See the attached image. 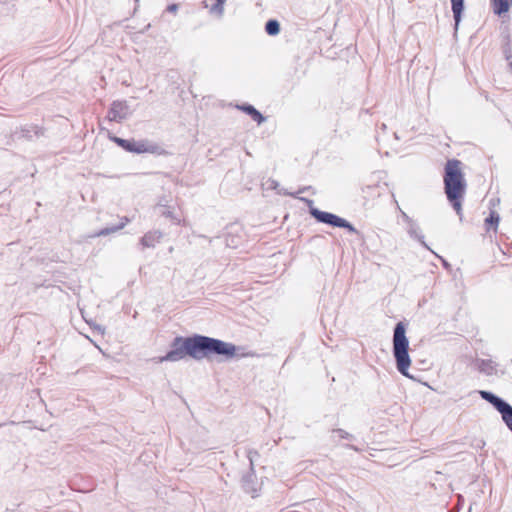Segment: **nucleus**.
<instances>
[{"instance_id":"f257e3e1","label":"nucleus","mask_w":512,"mask_h":512,"mask_svg":"<svg viewBox=\"0 0 512 512\" xmlns=\"http://www.w3.org/2000/svg\"><path fill=\"white\" fill-rule=\"evenodd\" d=\"M236 350L237 347L234 344L208 336L176 337L173 340L172 349L159 361L177 362L187 355L195 360H202L211 355L224 356L230 359L236 355Z\"/></svg>"},{"instance_id":"f03ea898","label":"nucleus","mask_w":512,"mask_h":512,"mask_svg":"<svg viewBox=\"0 0 512 512\" xmlns=\"http://www.w3.org/2000/svg\"><path fill=\"white\" fill-rule=\"evenodd\" d=\"M459 160L451 159L446 162L444 173V190L447 199L462 217V200L466 192V181Z\"/></svg>"},{"instance_id":"7ed1b4c3","label":"nucleus","mask_w":512,"mask_h":512,"mask_svg":"<svg viewBox=\"0 0 512 512\" xmlns=\"http://www.w3.org/2000/svg\"><path fill=\"white\" fill-rule=\"evenodd\" d=\"M405 326L402 322L396 324L393 333V355L397 370L405 377L411 378L408 369L411 359L408 354L409 341L406 337Z\"/></svg>"},{"instance_id":"20e7f679","label":"nucleus","mask_w":512,"mask_h":512,"mask_svg":"<svg viewBox=\"0 0 512 512\" xmlns=\"http://www.w3.org/2000/svg\"><path fill=\"white\" fill-rule=\"evenodd\" d=\"M305 201L309 204V206H312V204H313L312 200L305 199ZM310 214L318 222L325 223V224L331 225L333 227L345 228L351 233H357L356 228L351 223H349L347 220H345L335 214L320 211L319 209L314 208V207H310Z\"/></svg>"},{"instance_id":"39448f33","label":"nucleus","mask_w":512,"mask_h":512,"mask_svg":"<svg viewBox=\"0 0 512 512\" xmlns=\"http://www.w3.org/2000/svg\"><path fill=\"white\" fill-rule=\"evenodd\" d=\"M130 114V109L125 101H114L108 111V119L110 121L121 122Z\"/></svg>"},{"instance_id":"423d86ee","label":"nucleus","mask_w":512,"mask_h":512,"mask_svg":"<svg viewBox=\"0 0 512 512\" xmlns=\"http://www.w3.org/2000/svg\"><path fill=\"white\" fill-rule=\"evenodd\" d=\"M159 147L156 144H152L146 140H130V145L127 147V151L134 153H156Z\"/></svg>"},{"instance_id":"0eeeda50","label":"nucleus","mask_w":512,"mask_h":512,"mask_svg":"<svg viewBox=\"0 0 512 512\" xmlns=\"http://www.w3.org/2000/svg\"><path fill=\"white\" fill-rule=\"evenodd\" d=\"M162 233L158 230L147 232L140 240L144 248H153L162 239Z\"/></svg>"},{"instance_id":"6e6552de","label":"nucleus","mask_w":512,"mask_h":512,"mask_svg":"<svg viewBox=\"0 0 512 512\" xmlns=\"http://www.w3.org/2000/svg\"><path fill=\"white\" fill-rule=\"evenodd\" d=\"M451 8L453 12V17L455 21V32L458 30L459 24L461 22L462 12L464 10V0H451Z\"/></svg>"},{"instance_id":"1a4fd4ad","label":"nucleus","mask_w":512,"mask_h":512,"mask_svg":"<svg viewBox=\"0 0 512 512\" xmlns=\"http://www.w3.org/2000/svg\"><path fill=\"white\" fill-rule=\"evenodd\" d=\"M497 411L501 414L503 421L507 427L512 431V406L507 402H503Z\"/></svg>"},{"instance_id":"9d476101","label":"nucleus","mask_w":512,"mask_h":512,"mask_svg":"<svg viewBox=\"0 0 512 512\" xmlns=\"http://www.w3.org/2000/svg\"><path fill=\"white\" fill-rule=\"evenodd\" d=\"M130 222V219L126 216L121 218L120 224L113 226V227H106L95 233L92 237H100V236H107L109 234L115 233L121 229H123L128 223Z\"/></svg>"},{"instance_id":"9b49d317","label":"nucleus","mask_w":512,"mask_h":512,"mask_svg":"<svg viewBox=\"0 0 512 512\" xmlns=\"http://www.w3.org/2000/svg\"><path fill=\"white\" fill-rule=\"evenodd\" d=\"M407 232L410 237L418 240L425 248L429 249L428 245L424 241V236L421 234V230L415 221H410L407 227Z\"/></svg>"},{"instance_id":"f8f14e48","label":"nucleus","mask_w":512,"mask_h":512,"mask_svg":"<svg viewBox=\"0 0 512 512\" xmlns=\"http://www.w3.org/2000/svg\"><path fill=\"white\" fill-rule=\"evenodd\" d=\"M512 5V0H491L493 12L497 15H502L509 11Z\"/></svg>"},{"instance_id":"ddd939ff","label":"nucleus","mask_w":512,"mask_h":512,"mask_svg":"<svg viewBox=\"0 0 512 512\" xmlns=\"http://www.w3.org/2000/svg\"><path fill=\"white\" fill-rule=\"evenodd\" d=\"M240 109L249 114L258 124H261L265 120L263 115L251 105H244L240 107Z\"/></svg>"},{"instance_id":"4468645a","label":"nucleus","mask_w":512,"mask_h":512,"mask_svg":"<svg viewBox=\"0 0 512 512\" xmlns=\"http://www.w3.org/2000/svg\"><path fill=\"white\" fill-rule=\"evenodd\" d=\"M480 396L491 403L496 409L504 402L503 399L488 391H480Z\"/></svg>"},{"instance_id":"2eb2a0df","label":"nucleus","mask_w":512,"mask_h":512,"mask_svg":"<svg viewBox=\"0 0 512 512\" xmlns=\"http://www.w3.org/2000/svg\"><path fill=\"white\" fill-rule=\"evenodd\" d=\"M254 474H249L243 477V488L246 492L251 493L253 497H255L257 493V488L254 486Z\"/></svg>"},{"instance_id":"dca6fc26","label":"nucleus","mask_w":512,"mask_h":512,"mask_svg":"<svg viewBox=\"0 0 512 512\" xmlns=\"http://www.w3.org/2000/svg\"><path fill=\"white\" fill-rule=\"evenodd\" d=\"M265 31L268 35L275 36L280 32V24L277 20L271 19L266 22Z\"/></svg>"},{"instance_id":"f3484780","label":"nucleus","mask_w":512,"mask_h":512,"mask_svg":"<svg viewBox=\"0 0 512 512\" xmlns=\"http://www.w3.org/2000/svg\"><path fill=\"white\" fill-rule=\"evenodd\" d=\"M499 220V215L493 211L490 213V216L486 218L485 222L487 225L494 226L496 228L499 223Z\"/></svg>"},{"instance_id":"a211bd4d","label":"nucleus","mask_w":512,"mask_h":512,"mask_svg":"<svg viewBox=\"0 0 512 512\" xmlns=\"http://www.w3.org/2000/svg\"><path fill=\"white\" fill-rule=\"evenodd\" d=\"M210 12L221 17L224 12V6L216 1V3L211 7Z\"/></svg>"},{"instance_id":"6ab92c4d","label":"nucleus","mask_w":512,"mask_h":512,"mask_svg":"<svg viewBox=\"0 0 512 512\" xmlns=\"http://www.w3.org/2000/svg\"><path fill=\"white\" fill-rule=\"evenodd\" d=\"M479 368H480V371L485 372L487 374H492V372H493V367H492L491 363L486 362L484 360L481 362Z\"/></svg>"},{"instance_id":"aec40b11","label":"nucleus","mask_w":512,"mask_h":512,"mask_svg":"<svg viewBox=\"0 0 512 512\" xmlns=\"http://www.w3.org/2000/svg\"><path fill=\"white\" fill-rule=\"evenodd\" d=\"M333 434L337 435L341 439H349L352 438V435H350L348 432H346L343 429H334Z\"/></svg>"},{"instance_id":"412c9836","label":"nucleus","mask_w":512,"mask_h":512,"mask_svg":"<svg viewBox=\"0 0 512 512\" xmlns=\"http://www.w3.org/2000/svg\"><path fill=\"white\" fill-rule=\"evenodd\" d=\"M168 12L170 13H176V11L178 10V5L177 4H170L167 6V9H166Z\"/></svg>"},{"instance_id":"4be33fe9","label":"nucleus","mask_w":512,"mask_h":512,"mask_svg":"<svg viewBox=\"0 0 512 512\" xmlns=\"http://www.w3.org/2000/svg\"><path fill=\"white\" fill-rule=\"evenodd\" d=\"M253 455H257V452H255V451H249L248 452V458H249L252 470H253Z\"/></svg>"},{"instance_id":"5701e85b","label":"nucleus","mask_w":512,"mask_h":512,"mask_svg":"<svg viewBox=\"0 0 512 512\" xmlns=\"http://www.w3.org/2000/svg\"><path fill=\"white\" fill-rule=\"evenodd\" d=\"M474 446L476 448H480L481 449V448H483L485 446V442L483 440H481V439L477 440L476 443L474 444Z\"/></svg>"},{"instance_id":"b1692460","label":"nucleus","mask_w":512,"mask_h":512,"mask_svg":"<svg viewBox=\"0 0 512 512\" xmlns=\"http://www.w3.org/2000/svg\"><path fill=\"white\" fill-rule=\"evenodd\" d=\"M402 217L406 221L407 225L410 223V221H413L405 212H402Z\"/></svg>"},{"instance_id":"393cba45","label":"nucleus","mask_w":512,"mask_h":512,"mask_svg":"<svg viewBox=\"0 0 512 512\" xmlns=\"http://www.w3.org/2000/svg\"><path fill=\"white\" fill-rule=\"evenodd\" d=\"M505 53H506V59L509 61V68L512 72V60H511L512 56L510 54H508L507 52H505Z\"/></svg>"},{"instance_id":"a878e982","label":"nucleus","mask_w":512,"mask_h":512,"mask_svg":"<svg viewBox=\"0 0 512 512\" xmlns=\"http://www.w3.org/2000/svg\"><path fill=\"white\" fill-rule=\"evenodd\" d=\"M162 214H163L164 216H166V217H170V218H173V219H174V217L172 216V213H171L170 211H163V212H162ZM175 220H176V218H175ZM177 221L179 222V220H178V219H177Z\"/></svg>"},{"instance_id":"bb28decb","label":"nucleus","mask_w":512,"mask_h":512,"mask_svg":"<svg viewBox=\"0 0 512 512\" xmlns=\"http://www.w3.org/2000/svg\"><path fill=\"white\" fill-rule=\"evenodd\" d=\"M115 141H116V143H118L120 146L122 145V143H126V140H125V139H121V138H115Z\"/></svg>"},{"instance_id":"cd10ccee","label":"nucleus","mask_w":512,"mask_h":512,"mask_svg":"<svg viewBox=\"0 0 512 512\" xmlns=\"http://www.w3.org/2000/svg\"><path fill=\"white\" fill-rule=\"evenodd\" d=\"M130 145V140H126V143H122L121 147H123L125 150H127V147Z\"/></svg>"},{"instance_id":"c85d7f7f","label":"nucleus","mask_w":512,"mask_h":512,"mask_svg":"<svg viewBox=\"0 0 512 512\" xmlns=\"http://www.w3.org/2000/svg\"><path fill=\"white\" fill-rule=\"evenodd\" d=\"M96 329L101 333V334H104L105 332V329L101 326H97Z\"/></svg>"},{"instance_id":"c756f323","label":"nucleus","mask_w":512,"mask_h":512,"mask_svg":"<svg viewBox=\"0 0 512 512\" xmlns=\"http://www.w3.org/2000/svg\"><path fill=\"white\" fill-rule=\"evenodd\" d=\"M218 3L222 4L224 6V3L226 2V0H216Z\"/></svg>"}]
</instances>
